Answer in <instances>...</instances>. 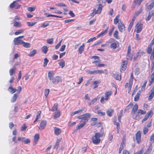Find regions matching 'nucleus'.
<instances>
[{
    "label": "nucleus",
    "instance_id": "obj_1",
    "mask_svg": "<svg viewBox=\"0 0 154 154\" xmlns=\"http://www.w3.org/2000/svg\"><path fill=\"white\" fill-rule=\"evenodd\" d=\"M104 134L103 129L101 128L100 133L97 132L95 133V135L92 137L93 143L96 145L99 144L101 141L100 137H102Z\"/></svg>",
    "mask_w": 154,
    "mask_h": 154
},
{
    "label": "nucleus",
    "instance_id": "obj_2",
    "mask_svg": "<svg viewBox=\"0 0 154 154\" xmlns=\"http://www.w3.org/2000/svg\"><path fill=\"white\" fill-rule=\"evenodd\" d=\"M91 115L90 113H86L78 116L77 118L81 119L80 122H84L86 124L89 119Z\"/></svg>",
    "mask_w": 154,
    "mask_h": 154
},
{
    "label": "nucleus",
    "instance_id": "obj_3",
    "mask_svg": "<svg viewBox=\"0 0 154 154\" xmlns=\"http://www.w3.org/2000/svg\"><path fill=\"white\" fill-rule=\"evenodd\" d=\"M98 8L97 10L96 11L95 9H94L93 10V12L91 14V17H93L95 14H100L102 11L103 7L102 5L101 4H99Z\"/></svg>",
    "mask_w": 154,
    "mask_h": 154
},
{
    "label": "nucleus",
    "instance_id": "obj_4",
    "mask_svg": "<svg viewBox=\"0 0 154 154\" xmlns=\"http://www.w3.org/2000/svg\"><path fill=\"white\" fill-rule=\"evenodd\" d=\"M51 81L54 85H57L62 82V79L59 76H57L54 78Z\"/></svg>",
    "mask_w": 154,
    "mask_h": 154
},
{
    "label": "nucleus",
    "instance_id": "obj_5",
    "mask_svg": "<svg viewBox=\"0 0 154 154\" xmlns=\"http://www.w3.org/2000/svg\"><path fill=\"white\" fill-rule=\"evenodd\" d=\"M17 1H14L10 5V8H13L15 7V9H18L20 8L21 5L18 4L17 3Z\"/></svg>",
    "mask_w": 154,
    "mask_h": 154
},
{
    "label": "nucleus",
    "instance_id": "obj_6",
    "mask_svg": "<svg viewBox=\"0 0 154 154\" xmlns=\"http://www.w3.org/2000/svg\"><path fill=\"white\" fill-rule=\"evenodd\" d=\"M154 96V85L149 93L148 99L150 100L152 99Z\"/></svg>",
    "mask_w": 154,
    "mask_h": 154
},
{
    "label": "nucleus",
    "instance_id": "obj_7",
    "mask_svg": "<svg viewBox=\"0 0 154 154\" xmlns=\"http://www.w3.org/2000/svg\"><path fill=\"white\" fill-rule=\"evenodd\" d=\"M15 45H19L22 44L23 43V41L22 40L17 38H15L14 40Z\"/></svg>",
    "mask_w": 154,
    "mask_h": 154
},
{
    "label": "nucleus",
    "instance_id": "obj_8",
    "mask_svg": "<svg viewBox=\"0 0 154 154\" xmlns=\"http://www.w3.org/2000/svg\"><path fill=\"white\" fill-rule=\"evenodd\" d=\"M119 29L121 32H122L125 31V27L124 24L121 23H119L118 25Z\"/></svg>",
    "mask_w": 154,
    "mask_h": 154
},
{
    "label": "nucleus",
    "instance_id": "obj_9",
    "mask_svg": "<svg viewBox=\"0 0 154 154\" xmlns=\"http://www.w3.org/2000/svg\"><path fill=\"white\" fill-rule=\"evenodd\" d=\"M138 108V105L137 104H136L134 105L132 111L131 112V114L132 116H135V113L138 110L137 109Z\"/></svg>",
    "mask_w": 154,
    "mask_h": 154
},
{
    "label": "nucleus",
    "instance_id": "obj_10",
    "mask_svg": "<svg viewBox=\"0 0 154 154\" xmlns=\"http://www.w3.org/2000/svg\"><path fill=\"white\" fill-rule=\"evenodd\" d=\"M154 6V0H152L151 3L149 5L147 6L145 8V10L146 11H149Z\"/></svg>",
    "mask_w": 154,
    "mask_h": 154
},
{
    "label": "nucleus",
    "instance_id": "obj_11",
    "mask_svg": "<svg viewBox=\"0 0 154 154\" xmlns=\"http://www.w3.org/2000/svg\"><path fill=\"white\" fill-rule=\"evenodd\" d=\"M136 140L138 143H139L141 140V132L140 131L137 132L136 134Z\"/></svg>",
    "mask_w": 154,
    "mask_h": 154
},
{
    "label": "nucleus",
    "instance_id": "obj_12",
    "mask_svg": "<svg viewBox=\"0 0 154 154\" xmlns=\"http://www.w3.org/2000/svg\"><path fill=\"white\" fill-rule=\"evenodd\" d=\"M46 124L47 122L46 121L44 120L42 121L40 124L39 128L41 130L44 129L46 126Z\"/></svg>",
    "mask_w": 154,
    "mask_h": 154
},
{
    "label": "nucleus",
    "instance_id": "obj_13",
    "mask_svg": "<svg viewBox=\"0 0 154 154\" xmlns=\"http://www.w3.org/2000/svg\"><path fill=\"white\" fill-rule=\"evenodd\" d=\"M136 26L137 27L136 32L137 33H139L142 30L143 24L141 23H138L136 25Z\"/></svg>",
    "mask_w": 154,
    "mask_h": 154
},
{
    "label": "nucleus",
    "instance_id": "obj_14",
    "mask_svg": "<svg viewBox=\"0 0 154 154\" xmlns=\"http://www.w3.org/2000/svg\"><path fill=\"white\" fill-rule=\"evenodd\" d=\"M152 113V112L151 111H149L145 116L144 118L142 121V122H143L146 121L149 117L151 116Z\"/></svg>",
    "mask_w": 154,
    "mask_h": 154
},
{
    "label": "nucleus",
    "instance_id": "obj_15",
    "mask_svg": "<svg viewBox=\"0 0 154 154\" xmlns=\"http://www.w3.org/2000/svg\"><path fill=\"white\" fill-rule=\"evenodd\" d=\"M154 15V11L152 10L149 11L148 13L147 17L146 18V20L147 21H149L151 18V17Z\"/></svg>",
    "mask_w": 154,
    "mask_h": 154
},
{
    "label": "nucleus",
    "instance_id": "obj_16",
    "mask_svg": "<svg viewBox=\"0 0 154 154\" xmlns=\"http://www.w3.org/2000/svg\"><path fill=\"white\" fill-rule=\"evenodd\" d=\"M54 75V72L52 71H49L48 73V77L50 80H51L54 77H53Z\"/></svg>",
    "mask_w": 154,
    "mask_h": 154
},
{
    "label": "nucleus",
    "instance_id": "obj_17",
    "mask_svg": "<svg viewBox=\"0 0 154 154\" xmlns=\"http://www.w3.org/2000/svg\"><path fill=\"white\" fill-rule=\"evenodd\" d=\"M39 138V134H35L34 137V140L33 143L34 145H35L36 144Z\"/></svg>",
    "mask_w": 154,
    "mask_h": 154
},
{
    "label": "nucleus",
    "instance_id": "obj_18",
    "mask_svg": "<svg viewBox=\"0 0 154 154\" xmlns=\"http://www.w3.org/2000/svg\"><path fill=\"white\" fill-rule=\"evenodd\" d=\"M112 76L117 80L120 81L121 80V76L119 74L113 73Z\"/></svg>",
    "mask_w": 154,
    "mask_h": 154
},
{
    "label": "nucleus",
    "instance_id": "obj_19",
    "mask_svg": "<svg viewBox=\"0 0 154 154\" xmlns=\"http://www.w3.org/2000/svg\"><path fill=\"white\" fill-rule=\"evenodd\" d=\"M58 104L57 103H55L54 104L52 108L49 109V110L52 112H54L55 111H57L59 110H58Z\"/></svg>",
    "mask_w": 154,
    "mask_h": 154
},
{
    "label": "nucleus",
    "instance_id": "obj_20",
    "mask_svg": "<svg viewBox=\"0 0 154 154\" xmlns=\"http://www.w3.org/2000/svg\"><path fill=\"white\" fill-rule=\"evenodd\" d=\"M105 73L106 74H107V71L106 69L103 70H96V74H101L102 73Z\"/></svg>",
    "mask_w": 154,
    "mask_h": 154
},
{
    "label": "nucleus",
    "instance_id": "obj_21",
    "mask_svg": "<svg viewBox=\"0 0 154 154\" xmlns=\"http://www.w3.org/2000/svg\"><path fill=\"white\" fill-rule=\"evenodd\" d=\"M54 133L57 135H59L61 132V130L60 129L55 127L54 128Z\"/></svg>",
    "mask_w": 154,
    "mask_h": 154
},
{
    "label": "nucleus",
    "instance_id": "obj_22",
    "mask_svg": "<svg viewBox=\"0 0 154 154\" xmlns=\"http://www.w3.org/2000/svg\"><path fill=\"white\" fill-rule=\"evenodd\" d=\"M109 29V27H108L106 30H105L102 32L100 34H98L97 35V37H100L103 36L104 35L106 34V33L107 31Z\"/></svg>",
    "mask_w": 154,
    "mask_h": 154
},
{
    "label": "nucleus",
    "instance_id": "obj_23",
    "mask_svg": "<svg viewBox=\"0 0 154 154\" xmlns=\"http://www.w3.org/2000/svg\"><path fill=\"white\" fill-rule=\"evenodd\" d=\"M141 93V91H139L137 93L136 95L134 98V101H137L139 99V97Z\"/></svg>",
    "mask_w": 154,
    "mask_h": 154
},
{
    "label": "nucleus",
    "instance_id": "obj_24",
    "mask_svg": "<svg viewBox=\"0 0 154 154\" xmlns=\"http://www.w3.org/2000/svg\"><path fill=\"white\" fill-rule=\"evenodd\" d=\"M113 112L114 110L112 109H109L106 111L107 115L109 117L112 116Z\"/></svg>",
    "mask_w": 154,
    "mask_h": 154
},
{
    "label": "nucleus",
    "instance_id": "obj_25",
    "mask_svg": "<svg viewBox=\"0 0 154 154\" xmlns=\"http://www.w3.org/2000/svg\"><path fill=\"white\" fill-rule=\"evenodd\" d=\"M8 90L11 94L14 93L17 91V89L15 88H13L11 86L9 87Z\"/></svg>",
    "mask_w": 154,
    "mask_h": 154
},
{
    "label": "nucleus",
    "instance_id": "obj_26",
    "mask_svg": "<svg viewBox=\"0 0 154 154\" xmlns=\"http://www.w3.org/2000/svg\"><path fill=\"white\" fill-rule=\"evenodd\" d=\"M85 46V45L84 43H83L81 46L79 48V53L80 54H81L83 51L84 50V48Z\"/></svg>",
    "mask_w": 154,
    "mask_h": 154
},
{
    "label": "nucleus",
    "instance_id": "obj_27",
    "mask_svg": "<svg viewBox=\"0 0 154 154\" xmlns=\"http://www.w3.org/2000/svg\"><path fill=\"white\" fill-rule=\"evenodd\" d=\"M41 50L42 52L46 54L48 51V49L47 46H44L42 48Z\"/></svg>",
    "mask_w": 154,
    "mask_h": 154
},
{
    "label": "nucleus",
    "instance_id": "obj_28",
    "mask_svg": "<svg viewBox=\"0 0 154 154\" xmlns=\"http://www.w3.org/2000/svg\"><path fill=\"white\" fill-rule=\"evenodd\" d=\"M58 64L61 68H63L65 66V61L63 59L60 60L58 62Z\"/></svg>",
    "mask_w": 154,
    "mask_h": 154
},
{
    "label": "nucleus",
    "instance_id": "obj_29",
    "mask_svg": "<svg viewBox=\"0 0 154 154\" xmlns=\"http://www.w3.org/2000/svg\"><path fill=\"white\" fill-rule=\"evenodd\" d=\"M85 109V108H82L81 109H80L77 111H75L73 112H72L71 113V116H73L75 114H78L80 113L81 112L84 111Z\"/></svg>",
    "mask_w": 154,
    "mask_h": 154
},
{
    "label": "nucleus",
    "instance_id": "obj_30",
    "mask_svg": "<svg viewBox=\"0 0 154 154\" xmlns=\"http://www.w3.org/2000/svg\"><path fill=\"white\" fill-rule=\"evenodd\" d=\"M60 116V112L59 110L57 111V112L55 113L54 116V118L56 119L58 118Z\"/></svg>",
    "mask_w": 154,
    "mask_h": 154
},
{
    "label": "nucleus",
    "instance_id": "obj_31",
    "mask_svg": "<svg viewBox=\"0 0 154 154\" xmlns=\"http://www.w3.org/2000/svg\"><path fill=\"white\" fill-rule=\"evenodd\" d=\"M18 95L17 94H14L13 96L12 97L11 100V102L12 103L14 102L16 100L17 98Z\"/></svg>",
    "mask_w": 154,
    "mask_h": 154
},
{
    "label": "nucleus",
    "instance_id": "obj_32",
    "mask_svg": "<svg viewBox=\"0 0 154 154\" xmlns=\"http://www.w3.org/2000/svg\"><path fill=\"white\" fill-rule=\"evenodd\" d=\"M85 124H86L84 122H83L82 123L79 124L78 125L77 127L76 130H77L80 129L81 128H82V127H83L85 125Z\"/></svg>",
    "mask_w": 154,
    "mask_h": 154
},
{
    "label": "nucleus",
    "instance_id": "obj_33",
    "mask_svg": "<svg viewBox=\"0 0 154 154\" xmlns=\"http://www.w3.org/2000/svg\"><path fill=\"white\" fill-rule=\"evenodd\" d=\"M36 52L37 50L35 49H34L30 52L29 54V56L31 57H32L36 53Z\"/></svg>",
    "mask_w": 154,
    "mask_h": 154
},
{
    "label": "nucleus",
    "instance_id": "obj_34",
    "mask_svg": "<svg viewBox=\"0 0 154 154\" xmlns=\"http://www.w3.org/2000/svg\"><path fill=\"white\" fill-rule=\"evenodd\" d=\"M152 146L151 145L149 146V148L146 151V152L145 153V154H149L150 152L152 149Z\"/></svg>",
    "mask_w": 154,
    "mask_h": 154
},
{
    "label": "nucleus",
    "instance_id": "obj_35",
    "mask_svg": "<svg viewBox=\"0 0 154 154\" xmlns=\"http://www.w3.org/2000/svg\"><path fill=\"white\" fill-rule=\"evenodd\" d=\"M23 46L26 48H28L30 47L31 45L30 43L27 42H25L23 41Z\"/></svg>",
    "mask_w": 154,
    "mask_h": 154
},
{
    "label": "nucleus",
    "instance_id": "obj_36",
    "mask_svg": "<svg viewBox=\"0 0 154 154\" xmlns=\"http://www.w3.org/2000/svg\"><path fill=\"white\" fill-rule=\"evenodd\" d=\"M14 26L16 27H20L22 26V24L19 22H14Z\"/></svg>",
    "mask_w": 154,
    "mask_h": 154
},
{
    "label": "nucleus",
    "instance_id": "obj_37",
    "mask_svg": "<svg viewBox=\"0 0 154 154\" xmlns=\"http://www.w3.org/2000/svg\"><path fill=\"white\" fill-rule=\"evenodd\" d=\"M132 57V55L130 53H127V60L131 61Z\"/></svg>",
    "mask_w": 154,
    "mask_h": 154
},
{
    "label": "nucleus",
    "instance_id": "obj_38",
    "mask_svg": "<svg viewBox=\"0 0 154 154\" xmlns=\"http://www.w3.org/2000/svg\"><path fill=\"white\" fill-rule=\"evenodd\" d=\"M15 67H13L12 69L9 70V73L10 75L12 76L13 74L15 72Z\"/></svg>",
    "mask_w": 154,
    "mask_h": 154
},
{
    "label": "nucleus",
    "instance_id": "obj_39",
    "mask_svg": "<svg viewBox=\"0 0 154 154\" xmlns=\"http://www.w3.org/2000/svg\"><path fill=\"white\" fill-rule=\"evenodd\" d=\"M142 11L143 9L142 8H141L138 11L136 12L134 14V16H138L142 12Z\"/></svg>",
    "mask_w": 154,
    "mask_h": 154
},
{
    "label": "nucleus",
    "instance_id": "obj_40",
    "mask_svg": "<svg viewBox=\"0 0 154 154\" xmlns=\"http://www.w3.org/2000/svg\"><path fill=\"white\" fill-rule=\"evenodd\" d=\"M133 82V79H130L129 81V87L128 88L131 89L132 85Z\"/></svg>",
    "mask_w": 154,
    "mask_h": 154
},
{
    "label": "nucleus",
    "instance_id": "obj_41",
    "mask_svg": "<svg viewBox=\"0 0 154 154\" xmlns=\"http://www.w3.org/2000/svg\"><path fill=\"white\" fill-rule=\"evenodd\" d=\"M35 7H30L27 8V10L29 12H33L35 10Z\"/></svg>",
    "mask_w": 154,
    "mask_h": 154
},
{
    "label": "nucleus",
    "instance_id": "obj_42",
    "mask_svg": "<svg viewBox=\"0 0 154 154\" xmlns=\"http://www.w3.org/2000/svg\"><path fill=\"white\" fill-rule=\"evenodd\" d=\"M49 62V60L46 58H45L44 59V61L43 63V66L44 67H46L47 64Z\"/></svg>",
    "mask_w": 154,
    "mask_h": 154
},
{
    "label": "nucleus",
    "instance_id": "obj_43",
    "mask_svg": "<svg viewBox=\"0 0 154 154\" xmlns=\"http://www.w3.org/2000/svg\"><path fill=\"white\" fill-rule=\"evenodd\" d=\"M86 72L89 74H91L92 75H95L96 74V70H93V71H91V70H87L86 71Z\"/></svg>",
    "mask_w": 154,
    "mask_h": 154
},
{
    "label": "nucleus",
    "instance_id": "obj_44",
    "mask_svg": "<svg viewBox=\"0 0 154 154\" xmlns=\"http://www.w3.org/2000/svg\"><path fill=\"white\" fill-rule=\"evenodd\" d=\"M97 98H95L93 100H92L90 102H89L88 103V104L89 106L97 102Z\"/></svg>",
    "mask_w": 154,
    "mask_h": 154
},
{
    "label": "nucleus",
    "instance_id": "obj_45",
    "mask_svg": "<svg viewBox=\"0 0 154 154\" xmlns=\"http://www.w3.org/2000/svg\"><path fill=\"white\" fill-rule=\"evenodd\" d=\"M110 47L111 48L114 49H115L117 47L116 44L115 43H112L110 45Z\"/></svg>",
    "mask_w": 154,
    "mask_h": 154
},
{
    "label": "nucleus",
    "instance_id": "obj_46",
    "mask_svg": "<svg viewBox=\"0 0 154 154\" xmlns=\"http://www.w3.org/2000/svg\"><path fill=\"white\" fill-rule=\"evenodd\" d=\"M49 93V90L48 89H46L45 91V95L46 97H47L48 94Z\"/></svg>",
    "mask_w": 154,
    "mask_h": 154
},
{
    "label": "nucleus",
    "instance_id": "obj_47",
    "mask_svg": "<svg viewBox=\"0 0 154 154\" xmlns=\"http://www.w3.org/2000/svg\"><path fill=\"white\" fill-rule=\"evenodd\" d=\"M133 24H134V23H133V21H131L130 22V24L129 26H128V31L129 32L130 31V30H131V29L132 27V26L133 25Z\"/></svg>",
    "mask_w": 154,
    "mask_h": 154
},
{
    "label": "nucleus",
    "instance_id": "obj_48",
    "mask_svg": "<svg viewBox=\"0 0 154 154\" xmlns=\"http://www.w3.org/2000/svg\"><path fill=\"white\" fill-rule=\"evenodd\" d=\"M137 112L139 114L140 113L141 114H144L146 113V111L141 109H138L137 110Z\"/></svg>",
    "mask_w": 154,
    "mask_h": 154
},
{
    "label": "nucleus",
    "instance_id": "obj_49",
    "mask_svg": "<svg viewBox=\"0 0 154 154\" xmlns=\"http://www.w3.org/2000/svg\"><path fill=\"white\" fill-rule=\"evenodd\" d=\"M112 94V92L111 91H108L106 92L105 94V96L109 97Z\"/></svg>",
    "mask_w": 154,
    "mask_h": 154
},
{
    "label": "nucleus",
    "instance_id": "obj_50",
    "mask_svg": "<svg viewBox=\"0 0 154 154\" xmlns=\"http://www.w3.org/2000/svg\"><path fill=\"white\" fill-rule=\"evenodd\" d=\"M133 104L132 103H130L125 108V111H127L129 110L131 106H133Z\"/></svg>",
    "mask_w": 154,
    "mask_h": 154
},
{
    "label": "nucleus",
    "instance_id": "obj_51",
    "mask_svg": "<svg viewBox=\"0 0 154 154\" xmlns=\"http://www.w3.org/2000/svg\"><path fill=\"white\" fill-rule=\"evenodd\" d=\"M36 22H27L26 23L27 24L28 26H32L34 25L36 23Z\"/></svg>",
    "mask_w": 154,
    "mask_h": 154
},
{
    "label": "nucleus",
    "instance_id": "obj_52",
    "mask_svg": "<svg viewBox=\"0 0 154 154\" xmlns=\"http://www.w3.org/2000/svg\"><path fill=\"white\" fill-rule=\"evenodd\" d=\"M53 38H51V39H49L47 40V42L48 44H51L53 43Z\"/></svg>",
    "mask_w": 154,
    "mask_h": 154
},
{
    "label": "nucleus",
    "instance_id": "obj_53",
    "mask_svg": "<svg viewBox=\"0 0 154 154\" xmlns=\"http://www.w3.org/2000/svg\"><path fill=\"white\" fill-rule=\"evenodd\" d=\"M23 31L24 30H19L17 32H15L14 33V34L16 35H17L23 33Z\"/></svg>",
    "mask_w": 154,
    "mask_h": 154
},
{
    "label": "nucleus",
    "instance_id": "obj_54",
    "mask_svg": "<svg viewBox=\"0 0 154 154\" xmlns=\"http://www.w3.org/2000/svg\"><path fill=\"white\" fill-rule=\"evenodd\" d=\"M147 83V81H145L143 85L142 86L141 88V90L143 91L145 90L146 85Z\"/></svg>",
    "mask_w": 154,
    "mask_h": 154
},
{
    "label": "nucleus",
    "instance_id": "obj_55",
    "mask_svg": "<svg viewBox=\"0 0 154 154\" xmlns=\"http://www.w3.org/2000/svg\"><path fill=\"white\" fill-rule=\"evenodd\" d=\"M97 113L100 116H104L105 115V112H101L100 110H98L97 111Z\"/></svg>",
    "mask_w": 154,
    "mask_h": 154
},
{
    "label": "nucleus",
    "instance_id": "obj_56",
    "mask_svg": "<svg viewBox=\"0 0 154 154\" xmlns=\"http://www.w3.org/2000/svg\"><path fill=\"white\" fill-rule=\"evenodd\" d=\"M118 31L117 30H116L113 34L114 37L116 38H118Z\"/></svg>",
    "mask_w": 154,
    "mask_h": 154
},
{
    "label": "nucleus",
    "instance_id": "obj_57",
    "mask_svg": "<svg viewBox=\"0 0 154 154\" xmlns=\"http://www.w3.org/2000/svg\"><path fill=\"white\" fill-rule=\"evenodd\" d=\"M152 50V49L151 46H149V45L147 50V53L149 54L151 53Z\"/></svg>",
    "mask_w": 154,
    "mask_h": 154
},
{
    "label": "nucleus",
    "instance_id": "obj_58",
    "mask_svg": "<svg viewBox=\"0 0 154 154\" xmlns=\"http://www.w3.org/2000/svg\"><path fill=\"white\" fill-rule=\"evenodd\" d=\"M124 147V146H123L122 144H121L120 146L119 149V153H120L121 152V151L123 149Z\"/></svg>",
    "mask_w": 154,
    "mask_h": 154
},
{
    "label": "nucleus",
    "instance_id": "obj_59",
    "mask_svg": "<svg viewBox=\"0 0 154 154\" xmlns=\"http://www.w3.org/2000/svg\"><path fill=\"white\" fill-rule=\"evenodd\" d=\"M148 131V129L146 127H144L143 130V133L144 134H146Z\"/></svg>",
    "mask_w": 154,
    "mask_h": 154
},
{
    "label": "nucleus",
    "instance_id": "obj_60",
    "mask_svg": "<svg viewBox=\"0 0 154 154\" xmlns=\"http://www.w3.org/2000/svg\"><path fill=\"white\" fill-rule=\"evenodd\" d=\"M30 140L28 139H25L24 140V144H26L29 143L30 142Z\"/></svg>",
    "mask_w": 154,
    "mask_h": 154
},
{
    "label": "nucleus",
    "instance_id": "obj_61",
    "mask_svg": "<svg viewBox=\"0 0 154 154\" xmlns=\"http://www.w3.org/2000/svg\"><path fill=\"white\" fill-rule=\"evenodd\" d=\"M96 20V19H94L93 20H91L89 22V25H91L93 24L95 22Z\"/></svg>",
    "mask_w": 154,
    "mask_h": 154
},
{
    "label": "nucleus",
    "instance_id": "obj_62",
    "mask_svg": "<svg viewBox=\"0 0 154 154\" xmlns=\"http://www.w3.org/2000/svg\"><path fill=\"white\" fill-rule=\"evenodd\" d=\"M66 47V45H63L62 46L61 48H60V51H63L65 49Z\"/></svg>",
    "mask_w": 154,
    "mask_h": 154
},
{
    "label": "nucleus",
    "instance_id": "obj_63",
    "mask_svg": "<svg viewBox=\"0 0 154 154\" xmlns=\"http://www.w3.org/2000/svg\"><path fill=\"white\" fill-rule=\"evenodd\" d=\"M150 140L153 142H154V134H152L150 138Z\"/></svg>",
    "mask_w": 154,
    "mask_h": 154
},
{
    "label": "nucleus",
    "instance_id": "obj_64",
    "mask_svg": "<svg viewBox=\"0 0 154 154\" xmlns=\"http://www.w3.org/2000/svg\"><path fill=\"white\" fill-rule=\"evenodd\" d=\"M143 148H141L139 152H137L135 154H143Z\"/></svg>",
    "mask_w": 154,
    "mask_h": 154
}]
</instances>
